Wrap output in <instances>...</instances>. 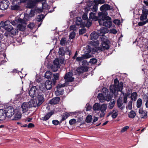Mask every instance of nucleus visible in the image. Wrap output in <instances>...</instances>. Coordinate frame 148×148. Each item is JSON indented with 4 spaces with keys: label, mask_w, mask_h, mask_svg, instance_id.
Masks as SVG:
<instances>
[{
    "label": "nucleus",
    "mask_w": 148,
    "mask_h": 148,
    "mask_svg": "<svg viewBox=\"0 0 148 148\" xmlns=\"http://www.w3.org/2000/svg\"><path fill=\"white\" fill-rule=\"evenodd\" d=\"M73 74L72 72H70L66 73L64 77L65 83L63 84H59L56 87L57 90L56 92V94L57 95H62L63 93V90L60 88L65 87L66 83L68 82H71L74 81V78L73 77Z\"/></svg>",
    "instance_id": "f257e3e1"
},
{
    "label": "nucleus",
    "mask_w": 148,
    "mask_h": 148,
    "mask_svg": "<svg viewBox=\"0 0 148 148\" xmlns=\"http://www.w3.org/2000/svg\"><path fill=\"white\" fill-rule=\"evenodd\" d=\"M107 14L108 13L106 11L104 12H99L98 16L99 17H101V18L99 20V23L100 25H103L110 28L111 26L112 23L111 21V18L106 16Z\"/></svg>",
    "instance_id": "f03ea898"
},
{
    "label": "nucleus",
    "mask_w": 148,
    "mask_h": 148,
    "mask_svg": "<svg viewBox=\"0 0 148 148\" xmlns=\"http://www.w3.org/2000/svg\"><path fill=\"white\" fill-rule=\"evenodd\" d=\"M123 84L122 82L119 83V81L117 78L114 80V83L113 85L110 86V92L113 93L117 92L118 91H121L123 89Z\"/></svg>",
    "instance_id": "7ed1b4c3"
},
{
    "label": "nucleus",
    "mask_w": 148,
    "mask_h": 148,
    "mask_svg": "<svg viewBox=\"0 0 148 148\" xmlns=\"http://www.w3.org/2000/svg\"><path fill=\"white\" fill-rule=\"evenodd\" d=\"M98 5L95 4L93 7L92 10V12H91L89 14V18L95 21L99 20L98 17L96 16V14L94 12H96L97 10Z\"/></svg>",
    "instance_id": "20e7f679"
},
{
    "label": "nucleus",
    "mask_w": 148,
    "mask_h": 148,
    "mask_svg": "<svg viewBox=\"0 0 148 148\" xmlns=\"http://www.w3.org/2000/svg\"><path fill=\"white\" fill-rule=\"evenodd\" d=\"M10 3L7 0H3L0 2V9L2 10L7 9L9 7Z\"/></svg>",
    "instance_id": "39448f33"
},
{
    "label": "nucleus",
    "mask_w": 148,
    "mask_h": 148,
    "mask_svg": "<svg viewBox=\"0 0 148 148\" xmlns=\"http://www.w3.org/2000/svg\"><path fill=\"white\" fill-rule=\"evenodd\" d=\"M101 39L103 41L101 45L102 49H108L109 48V46L108 45L109 41L108 40L107 38L105 39L104 37H102Z\"/></svg>",
    "instance_id": "423d86ee"
},
{
    "label": "nucleus",
    "mask_w": 148,
    "mask_h": 148,
    "mask_svg": "<svg viewBox=\"0 0 148 148\" xmlns=\"http://www.w3.org/2000/svg\"><path fill=\"white\" fill-rule=\"evenodd\" d=\"M38 90L37 89L36 86H32L29 91V94L32 98H33L36 96L38 94Z\"/></svg>",
    "instance_id": "0eeeda50"
},
{
    "label": "nucleus",
    "mask_w": 148,
    "mask_h": 148,
    "mask_svg": "<svg viewBox=\"0 0 148 148\" xmlns=\"http://www.w3.org/2000/svg\"><path fill=\"white\" fill-rule=\"evenodd\" d=\"M14 120H17L20 119L22 116V114L20 110L18 108L14 110Z\"/></svg>",
    "instance_id": "6e6552de"
},
{
    "label": "nucleus",
    "mask_w": 148,
    "mask_h": 148,
    "mask_svg": "<svg viewBox=\"0 0 148 148\" xmlns=\"http://www.w3.org/2000/svg\"><path fill=\"white\" fill-rule=\"evenodd\" d=\"M75 23L77 26H80L81 27H84L86 25V22L85 21H82L81 17H78L76 18Z\"/></svg>",
    "instance_id": "1a4fd4ad"
},
{
    "label": "nucleus",
    "mask_w": 148,
    "mask_h": 148,
    "mask_svg": "<svg viewBox=\"0 0 148 148\" xmlns=\"http://www.w3.org/2000/svg\"><path fill=\"white\" fill-rule=\"evenodd\" d=\"M14 110L11 107L8 108L7 110H5V117L10 118L13 115H14Z\"/></svg>",
    "instance_id": "9d476101"
},
{
    "label": "nucleus",
    "mask_w": 148,
    "mask_h": 148,
    "mask_svg": "<svg viewBox=\"0 0 148 148\" xmlns=\"http://www.w3.org/2000/svg\"><path fill=\"white\" fill-rule=\"evenodd\" d=\"M109 30L108 29L104 27L101 28L100 29L97 31L98 34L99 36H101L103 37L104 34L107 33L108 32ZM107 38V37L105 36L104 38Z\"/></svg>",
    "instance_id": "9b49d317"
},
{
    "label": "nucleus",
    "mask_w": 148,
    "mask_h": 148,
    "mask_svg": "<svg viewBox=\"0 0 148 148\" xmlns=\"http://www.w3.org/2000/svg\"><path fill=\"white\" fill-rule=\"evenodd\" d=\"M38 2V0H28V3L27 8H32Z\"/></svg>",
    "instance_id": "f8f14e48"
},
{
    "label": "nucleus",
    "mask_w": 148,
    "mask_h": 148,
    "mask_svg": "<svg viewBox=\"0 0 148 148\" xmlns=\"http://www.w3.org/2000/svg\"><path fill=\"white\" fill-rule=\"evenodd\" d=\"M88 70V67L87 66H81L79 67L77 69L76 71V73L78 74H80L84 72H86Z\"/></svg>",
    "instance_id": "ddd939ff"
},
{
    "label": "nucleus",
    "mask_w": 148,
    "mask_h": 148,
    "mask_svg": "<svg viewBox=\"0 0 148 148\" xmlns=\"http://www.w3.org/2000/svg\"><path fill=\"white\" fill-rule=\"evenodd\" d=\"M37 99L38 102V104L41 105L44 101L43 95L42 93H39L37 94Z\"/></svg>",
    "instance_id": "4468645a"
},
{
    "label": "nucleus",
    "mask_w": 148,
    "mask_h": 148,
    "mask_svg": "<svg viewBox=\"0 0 148 148\" xmlns=\"http://www.w3.org/2000/svg\"><path fill=\"white\" fill-rule=\"evenodd\" d=\"M54 114L53 111H51L48 112L43 117H42L41 119V120L43 121H46L48 120L51 116Z\"/></svg>",
    "instance_id": "2eb2a0df"
},
{
    "label": "nucleus",
    "mask_w": 148,
    "mask_h": 148,
    "mask_svg": "<svg viewBox=\"0 0 148 148\" xmlns=\"http://www.w3.org/2000/svg\"><path fill=\"white\" fill-rule=\"evenodd\" d=\"M24 21L21 23H19V24L17 25V28L18 30L20 31H23L26 28V25L25 24L23 23Z\"/></svg>",
    "instance_id": "dca6fc26"
},
{
    "label": "nucleus",
    "mask_w": 148,
    "mask_h": 148,
    "mask_svg": "<svg viewBox=\"0 0 148 148\" xmlns=\"http://www.w3.org/2000/svg\"><path fill=\"white\" fill-rule=\"evenodd\" d=\"M139 113L141 114V117L142 118L145 119L147 118V112L144 111L143 109L141 108L139 109Z\"/></svg>",
    "instance_id": "f3484780"
},
{
    "label": "nucleus",
    "mask_w": 148,
    "mask_h": 148,
    "mask_svg": "<svg viewBox=\"0 0 148 148\" xmlns=\"http://www.w3.org/2000/svg\"><path fill=\"white\" fill-rule=\"evenodd\" d=\"M29 107V104L27 103H23L21 105V108L23 112H26Z\"/></svg>",
    "instance_id": "a211bd4d"
},
{
    "label": "nucleus",
    "mask_w": 148,
    "mask_h": 148,
    "mask_svg": "<svg viewBox=\"0 0 148 148\" xmlns=\"http://www.w3.org/2000/svg\"><path fill=\"white\" fill-rule=\"evenodd\" d=\"M118 111L116 109H114L110 111L109 113V115H111V116L113 119H115L116 117L118 115Z\"/></svg>",
    "instance_id": "6ab92c4d"
},
{
    "label": "nucleus",
    "mask_w": 148,
    "mask_h": 148,
    "mask_svg": "<svg viewBox=\"0 0 148 148\" xmlns=\"http://www.w3.org/2000/svg\"><path fill=\"white\" fill-rule=\"evenodd\" d=\"M30 103L29 105H31V107H36L40 105L38 104V102H37L35 99L31 100L30 101Z\"/></svg>",
    "instance_id": "aec40b11"
},
{
    "label": "nucleus",
    "mask_w": 148,
    "mask_h": 148,
    "mask_svg": "<svg viewBox=\"0 0 148 148\" xmlns=\"http://www.w3.org/2000/svg\"><path fill=\"white\" fill-rule=\"evenodd\" d=\"M5 113V110L0 109V121H3L5 119L6 117Z\"/></svg>",
    "instance_id": "412c9836"
},
{
    "label": "nucleus",
    "mask_w": 148,
    "mask_h": 148,
    "mask_svg": "<svg viewBox=\"0 0 148 148\" xmlns=\"http://www.w3.org/2000/svg\"><path fill=\"white\" fill-rule=\"evenodd\" d=\"M60 100L59 97H55L50 101L49 103L51 104H56L58 103Z\"/></svg>",
    "instance_id": "4be33fe9"
},
{
    "label": "nucleus",
    "mask_w": 148,
    "mask_h": 148,
    "mask_svg": "<svg viewBox=\"0 0 148 148\" xmlns=\"http://www.w3.org/2000/svg\"><path fill=\"white\" fill-rule=\"evenodd\" d=\"M110 6L108 4H105L102 5L100 8V10L101 11L107 10H110Z\"/></svg>",
    "instance_id": "5701e85b"
},
{
    "label": "nucleus",
    "mask_w": 148,
    "mask_h": 148,
    "mask_svg": "<svg viewBox=\"0 0 148 148\" xmlns=\"http://www.w3.org/2000/svg\"><path fill=\"white\" fill-rule=\"evenodd\" d=\"M51 82L49 80H47L45 82V85L47 90H50L52 88V84Z\"/></svg>",
    "instance_id": "b1692460"
},
{
    "label": "nucleus",
    "mask_w": 148,
    "mask_h": 148,
    "mask_svg": "<svg viewBox=\"0 0 148 148\" xmlns=\"http://www.w3.org/2000/svg\"><path fill=\"white\" fill-rule=\"evenodd\" d=\"M11 22L9 20H7L5 22L2 21L0 23V26L2 27H5V26H8L10 25Z\"/></svg>",
    "instance_id": "393cba45"
},
{
    "label": "nucleus",
    "mask_w": 148,
    "mask_h": 148,
    "mask_svg": "<svg viewBox=\"0 0 148 148\" xmlns=\"http://www.w3.org/2000/svg\"><path fill=\"white\" fill-rule=\"evenodd\" d=\"M23 21V20L22 19L19 18L17 20H15L12 21L11 22V23L12 25L15 26L18 23H21Z\"/></svg>",
    "instance_id": "a878e982"
},
{
    "label": "nucleus",
    "mask_w": 148,
    "mask_h": 148,
    "mask_svg": "<svg viewBox=\"0 0 148 148\" xmlns=\"http://www.w3.org/2000/svg\"><path fill=\"white\" fill-rule=\"evenodd\" d=\"M9 32L11 35V36H13L18 34V29H14L13 27V29H11V31H10Z\"/></svg>",
    "instance_id": "bb28decb"
},
{
    "label": "nucleus",
    "mask_w": 148,
    "mask_h": 148,
    "mask_svg": "<svg viewBox=\"0 0 148 148\" xmlns=\"http://www.w3.org/2000/svg\"><path fill=\"white\" fill-rule=\"evenodd\" d=\"M100 104L95 103L93 106V109L95 111L97 112L100 110Z\"/></svg>",
    "instance_id": "cd10ccee"
},
{
    "label": "nucleus",
    "mask_w": 148,
    "mask_h": 148,
    "mask_svg": "<svg viewBox=\"0 0 148 148\" xmlns=\"http://www.w3.org/2000/svg\"><path fill=\"white\" fill-rule=\"evenodd\" d=\"M98 34L97 32H93L90 34L91 39L92 40H96L98 37Z\"/></svg>",
    "instance_id": "c85d7f7f"
},
{
    "label": "nucleus",
    "mask_w": 148,
    "mask_h": 148,
    "mask_svg": "<svg viewBox=\"0 0 148 148\" xmlns=\"http://www.w3.org/2000/svg\"><path fill=\"white\" fill-rule=\"evenodd\" d=\"M53 79H52L53 83L55 84L56 82V80H58L59 79V74L58 73H55L53 75Z\"/></svg>",
    "instance_id": "c756f323"
},
{
    "label": "nucleus",
    "mask_w": 148,
    "mask_h": 148,
    "mask_svg": "<svg viewBox=\"0 0 148 148\" xmlns=\"http://www.w3.org/2000/svg\"><path fill=\"white\" fill-rule=\"evenodd\" d=\"M97 98L101 102H103L105 100V97L102 93H99L98 95Z\"/></svg>",
    "instance_id": "7c9ffc66"
},
{
    "label": "nucleus",
    "mask_w": 148,
    "mask_h": 148,
    "mask_svg": "<svg viewBox=\"0 0 148 148\" xmlns=\"http://www.w3.org/2000/svg\"><path fill=\"white\" fill-rule=\"evenodd\" d=\"M136 113L133 110H131L128 114V116L131 119L134 118L136 115Z\"/></svg>",
    "instance_id": "2f4dec72"
},
{
    "label": "nucleus",
    "mask_w": 148,
    "mask_h": 148,
    "mask_svg": "<svg viewBox=\"0 0 148 148\" xmlns=\"http://www.w3.org/2000/svg\"><path fill=\"white\" fill-rule=\"evenodd\" d=\"M52 76L51 72L49 71H47L45 74V77L47 79H50Z\"/></svg>",
    "instance_id": "473e14b6"
},
{
    "label": "nucleus",
    "mask_w": 148,
    "mask_h": 148,
    "mask_svg": "<svg viewBox=\"0 0 148 148\" xmlns=\"http://www.w3.org/2000/svg\"><path fill=\"white\" fill-rule=\"evenodd\" d=\"M137 93L136 92H134L132 93L130 98L132 100L135 101L137 98Z\"/></svg>",
    "instance_id": "72a5a7b5"
},
{
    "label": "nucleus",
    "mask_w": 148,
    "mask_h": 148,
    "mask_svg": "<svg viewBox=\"0 0 148 148\" xmlns=\"http://www.w3.org/2000/svg\"><path fill=\"white\" fill-rule=\"evenodd\" d=\"M115 104V101L114 99H112L109 103L108 106V108L110 109H112L114 106Z\"/></svg>",
    "instance_id": "f704fd0d"
},
{
    "label": "nucleus",
    "mask_w": 148,
    "mask_h": 148,
    "mask_svg": "<svg viewBox=\"0 0 148 148\" xmlns=\"http://www.w3.org/2000/svg\"><path fill=\"white\" fill-rule=\"evenodd\" d=\"M100 110L101 112H105L107 109V105L105 104L100 105Z\"/></svg>",
    "instance_id": "c9c22d12"
},
{
    "label": "nucleus",
    "mask_w": 148,
    "mask_h": 148,
    "mask_svg": "<svg viewBox=\"0 0 148 148\" xmlns=\"http://www.w3.org/2000/svg\"><path fill=\"white\" fill-rule=\"evenodd\" d=\"M53 65L56 66V69L59 68L60 66L59 62L58 59H56L53 61Z\"/></svg>",
    "instance_id": "e433bc0d"
},
{
    "label": "nucleus",
    "mask_w": 148,
    "mask_h": 148,
    "mask_svg": "<svg viewBox=\"0 0 148 148\" xmlns=\"http://www.w3.org/2000/svg\"><path fill=\"white\" fill-rule=\"evenodd\" d=\"M45 18V16L42 14L38 15L36 18V20L38 22L42 21Z\"/></svg>",
    "instance_id": "4c0bfd02"
},
{
    "label": "nucleus",
    "mask_w": 148,
    "mask_h": 148,
    "mask_svg": "<svg viewBox=\"0 0 148 148\" xmlns=\"http://www.w3.org/2000/svg\"><path fill=\"white\" fill-rule=\"evenodd\" d=\"M70 116V114L67 112L65 113L62 116L61 121H62L66 119Z\"/></svg>",
    "instance_id": "58836bf2"
},
{
    "label": "nucleus",
    "mask_w": 148,
    "mask_h": 148,
    "mask_svg": "<svg viewBox=\"0 0 148 148\" xmlns=\"http://www.w3.org/2000/svg\"><path fill=\"white\" fill-rule=\"evenodd\" d=\"M65 51L64 49V48L62 47H61L59 48L58 53L59 54L62 56L64 55Z\"/></svg>",
    "instance_id": "ea45409f"
},
{
    "label": "nucleus",
    "mask_w": 148,
    "mask_h": 148,
    "mask_svg": "<svg viewBox=\"0 0 148 148\" xmlns=\"http://www.w3.org/2000/svg\"><path fill=\"white\" fill-rule=\"evenodd\" d=\"M132 101H130L128 103L127 106H126V108L127 110H131L132 109Z\"/></svg>",
    "instance_id": "a19ab883"
},
{
    "label": "nucleus",
    "mask_w": 148,
    "mask_h": 148,
    "mask_svg": "<svg viewBox=\"0 0 148 148\" xmlns=\"http://www.w3.org/2000/svg\"><path fill=\"white\" fill-rule=\"evenodd\" d=\"M142 100L140 98L138 99L137 101V107L138 108H140L142 105Z\"/></svg>",
    "instance_id": "79ce46f5"
},
{
    "label": "nucleus",
    "mask_w": 148,
    "mask_h": 148,
    "mask_svg": "<svg viewBox=\"0 0 148 148\" xmlns=\"http://www.w3.org/2000/svg\"><path fill=\"white\" fill-rule=\"evenodd\" d=\"M13 27L11 25H10L8 26H5V27H3L4 29L7 31L9 32L11 31V29H13Z\"/></svg>",
    "instance_id": "37998d69"
},
{
    "label": "nucleus",
    "mask_w": 148,
    "mask_h": 148,
    "mask_svg": "<svg viewBox=\"0 0 148 148\" xmlns=\"http://www.w3.org/2000/svg\"><path fill=\"white\" fill-rule=\"evenodd\" d=\"M84 58L82 56V55L81 57H77L76 58V61L79 62V64H80L81 62H82V61L84 59Z\"/></svg>",
    "instance_id": "c03bdc74"
},
{
    "label": "nucleus",
    "mask_w": 148,
    "mask_h": 148,
    "mask_svg": "<svg viewBox=\"0 0 148 148\" xmlns=\"http://www.w3.org/2000/svg\"><path fill=\"white\" fill-rule=\"evenodd\" d=\"M102 49L101 47H95L92 49V51L94 52H98L99 51H102Z\"/></svg>",
    "instance_id": "a18cd8bd"
},
{
    "label": "nucleus",
    "mask_w": 148,
    "mask_h": 148,
    "mask_svg": "<svg viewBox=\"0 0 148 148\" xmlns=\"http://www.w3.org/2000/svg\"><path fill=\"white\" fill-rule=\"evenodd\" d=\"M77 25H72L70 27V31H72V32H74L76 31L78 27H76Z\"/></svg>",
    "instance_id": "49530a36"
},
{
    "label": "nucleus",
    "mask_w": 148,
    "mask_h": 148,
    "mask_svg": "<svg viewBox=\"0 0 148 148\" xmlns=\"http://www.w3.org/2000/svg\"><path fill=\"white\" fill-rule=\"evenodd\" d=\"M90 44L92 46H95L99 45V42L98 40H97L96 41H93L91 42H90Z\"/></svg>",
    "instance_id": "de8ad7c7"
},
{
    "label": "nucleus",
    "mask_w": 148,
    "mask_h": 148,
    "mask_svg": "<svg viewBox=\"0 0 148 148\" xmlns=\"http://www.w3.org/2000/svg\"><path fill=\"white\" fill-rule=\"evenodd\" d=\"M35 11L34 10L31 9L30 10V12L29 14V17H32L35 15Z\"/></svg>",
    "instance_id": "09e8293b"
},
{
    "label": "nucleus",
    "mask_w": 148,
    "mask_h": 148,
    "mask_svg": "<svg viewBox=\"0 0 148 148\" xmlns=\"http://www.w3.org/2000/svg\"><path fill=\"white\" fill-rule=\"evenodd\" d=\"M75 32H71L69 35V38L70 39H73L75 37Z\"/></svg>",
    "instance_id": "8fccbe9b"
},
{
    "label": "nucleus",
    "mask_w": 148,
    "mask_h": 148,
    "mask_svg": "<svg viewBox=\"0 0 148 148\" xmlns=\"http://www.w3.org/2000/svg\"><path fill=\"white\" fill-rule=\"evenodd\" d=\"M117 104L118 107L120 109L122 110L124 109V106H123V104L121 102H119V101H118Z\"/></svg>",
    "instance_id": "3c124183"
},
{
    "label": "nucleus",
    "mask_w": 148,
    "mask_h": 148,
    "mask_svg": "<svg viewBox=\"0 0 148 148\" xmlns=\"http://www.w3.org/2000/svg\"><path fill=\"white\" fill-rule=\"evenodd\" d=\"M92 119V116L91 115H89L87 116L86 119V122L87 123L90 122Z\"/></svg>",
    "instance_id": "603ef678"
},
{
    "label": "nucleus",
    "mask_w": 148,
    "mask_h": 148,
    "mask_svg": "<svg viewBox=\"0 0 148 148\" xmlns=\"http://www.w3.org/2000/svg\"><path fill=\"white\" fill-rule=\"evenodd\" d=\"M147 17V15L146 14H143L140 17V19L141 21H143L145 19H146Z\"/></svg>",
    "instance_id": "864d4df0"
},
{
    "label": "nucleus",
    "mask_w": 148,
    "mask_h": 148,
    "mask_svg": "<svg viewBox=\"0 0 148 148\" xmlns=\"http://www.w3.org/2000/svg\"><path fill=\"white\" fill-rule=\"evenodd\" d=\"M19 6L16 5L11 6V9L13 10H17L18 9Z\"/></svg>",
    "instance_id": "5fc2aeb1"
},
{
    "label": "nucleus",
    "mask_w": 148,
    "mask_h": 148,
    "mask_svg": "<svg viewBox=\"0 0 148 148\" xmlns=\"http://www.w3.org/2000/svg\"><path fill=\"white\" fill-rule=\"evenodd\" d=\"M97 60L95 58H92L90 59L89 62L92 64H95L97 62Z\"/></svg>",
    "instance_id": "6e6d98bb"
},
{
    "label": "nucleus",
    "mask_w": 148,
    "mask_h": 148,
    "mask_svg": "<svg viewBox=\"0 0 148 148\" xmlns=\"http://www.w3.org/2000/svg\"><path fill=\"white\" fill-rule=\"evenodd\" d=\"M86 32V29L84 28H82V29H80L79 31V34L82 35L85 33Z\"/></svg>",
    "instance_id": "4d7b16f0"
},
{
    "label": "nucleus",
    "mask_w": 148,
    "mask_h": 148,
    "mask_svg": "<svg viewBox=\"0 0 148 148\" xmlns=\"http://www.w3.org/2000/svg\"><path fill=\"white\" fill-rule=\"evenodd\" d=\"M92 24V22L90 20H87V21L86 23V25L85 26H86L87 27H89Z\"/></svg>",
    "instance_id": "13d9d810"
},
{
    "label": "nucleus",
    "mask_w": 148,
    "mask_h": 148,
    "mask_svg": "<svg viewBox=\"0 0 148 148\" xmlns=\"http://www.w3.org/2000/svg\"><path fill=\"white\" fill-rule=\"evenodd\" d=\"M82 56L83 57V58H84V59H86L89 58H91V56L90 54H86L82 55Z\"/></svg>",
    "instance_id": "bf43d9fd"
},
{
    "label": "nucleus",
    "mask_w": 148,
    "mask_h": 148,
    "mask_svg": "<svg viewBox=\"0 0 148 148\" xmlns=\"http://www.w3.org/2000/svg\"><path fill=\"white\" fill-rule=\"evenodd\" d=\"M76 122V120L75 119H71L69 121V123L71 125H73Z\"/></svg>",
    "instance_id": "052dcab7"
},
{
    "label": "nucleus",
    "mask_w": 148,
    "mask_h": 148,
    "mask_svg": "<svg viewBox=\"0 0 148 148\" xmlns=\"http://www.w3.org/2000/svg\"><path fill=\"white\" fill-rule=\"evenodd\" d=\"M114 23L117 25H119L120 24V21L117 19H115L113 21Z\"/></svg>",
    "instance_id": "680f3d73"
},
{
    "label": "nucleus",
    "mask_w": 148,
    "mask_h": 148,
    "mask_svg": "<svg viewBox=\"0 0 148 148\" xmlns=\"http://www.w3.org/2000/svg\"><path fill=\"white\" fill-rule=\"evenodd\" d=\"M129 128L128 126H127L122 128L121 130V132L123 133L126 131Z\"/></svg>",
    "instance_id": "e2e57ef3"
},
{
    "label": "nucleus",
    "mask_w": 148,
    "mask_h": 148,
    "mask_svg": "<svg viewBox=\"0 0 148 148\" xmlns=\"http://www.w3.org/2000/svg\"><path fill=\"white\" fill-rule=\"evenodd\" d=\"M143 14H146V15L148 14V10L145 8H143L142 10Z\"/></svg>",
    "instance_id": "0e129e2a"
},
{
    "label": "nucleus",
    "mask_w": 148,
    "mask_h": 148,
    "mask_svg": "<svg viewBox=\"0 0 148 148\" xmlns=\"http://www.w3.org/2000/svg\"><path fill=\"white\" fill-rule=\"evenodd\" d=\"M66 40L65 38H62L61 41H60V44L62 45H64L65 43Z\"/></svg>",
    "instance_id": "69168bd1"
},
{
    "label": "nucleus",
    "mask_w": 148,
    "mask_h": 148,
    "mask_svg": "<svg viewBox=\"0 0 148 148\" xmlns=\"http://www.w3.org/2000/svg\"><path fill=\"white\" fill-rule=\"evenodd\" d=\"M34 25V23H30L28 25V27L30 29H33Z\"/></svg>",
    "instance_id": "338daca9"
},
{
    "label": "nucleus",
    "mask_w": 148,
    "mask_h": 148,
    "mask_svg": "<svg viewBox=\"0 0 148 148\" xmlns=\"http://www.w3.org/2000/svg\"><path fill=\"white\" fill-rule=\"evenodd\" d=\"M82 65H86L88 64V63L86 60H84V59L82 62Z\"/></svg>",
    "instance_id": "774afa93"
}]
</instances>
